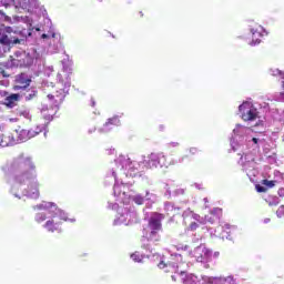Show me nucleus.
<instances>
[{"label": "nucleus", "mask_w": 284, "mask_h": 284, "mask_svg": "<svg viewBox=\"0 0 284 284\" xmlns=\"http://www.w3.org/2000/svg\"><path fill=\"white\" fill-rule=\"evenodd\" d=\"M10 172L13 174L14 181L19 183V185H23L27 181L37 179V165H34L32 158L23 155L16 158L10 165Z\"/></svg>", "instance_id": "f257e3e1"}, {"label": "nucleus", "mask_w": 284, "mask_h": 284, "mask_svg": "<svg viewBox=\"0 0 284 284\" xmlns=\"http://www.w3.org/2000/svg\"><path fill=\"white\" fill-rule=\"evenodd\" d=\"M70 85H72V82L70 81V77L67 75L65 80H60V82L57 84L58 90L51 94H48V99L53 101L54 105L63 103V100L65 99V92L70 90Z\"/></svg>", "instance_id": "f03ea898"}, {"label": "nucleus", "mask_w": 284, "mask_h": 284, "mask_svg": "<svg viewBox=\"0 0 284 284\" xmlns=\"http://www.w3.org/2000/svg\"><path fill=\"white\" fill-rule=\"evenodd\" d=\"M34 63V58L26 51H18L11 55V65L13 68H30Z\"/></svg>", "instance_id": "7ed1b4c3"}, {"label": "nucleus", "mask_w": 284, "mask_h": 284, "mask_svg": "<svg viewBox=\"0 0 284 284\" xmlns=\"http://www.w3.org/2000/svg\"><path fill=\"white\" fill-rule=\"evenodd\" d=\"M12 32H14V34H17V31H14V29H12V27H6V24L0 26V43H1V45L21 44L23 39H19V38L12 39V38L8 37V34H12Z\"/></svg>", "instance_id": "20e7f679"}, {"label": "nucleus", "mask_w": 284, "mask_h": 284, "mask_svg": "<svg viewBox=\"0 0 284 284\" xmlns=\"http://www.w3.org/2000/svg\"><path fill=\"white\" fill-rule=\"evenodd\" d=\"M145 168L148 170H152V168H168V163H165V155L163 153H151L143 161Z\"/></svg>", "instance_id": "39448f33"}, {"label": "nucleus", "mask_w": 284, "mask_h": 284, "mask_svg": "<svg viewBox=\"0 0 284 284\" xmlns=\"http://www.w3.org/2000/svg\"><path fill=\"white\" fill-rule=\"evenodd\" d=\"M239 111L242 114L244 121H256L258 119V111L250 104V102H244L239 106Z\"/></svg>", "instance_id": "423d86ee"}, {"label": "nucleus", "mask_w": 284, "mask_h": 284, "mask_svg": "<svg viewBox=\"0 0 284 284\" xmlns=\"http://www.w3.org/2000/svg\"><path fill=\"white\" fill-rule=\"evenodd\" d=\"M165 220V214L153 212L149 219L148 227L149 230H158L163 232V221Z\"/></svg>", "instance_id": "0eeeda50"}, {"label": "nucleus", "mask_w": 284, "mask_h": 284, "mask_svg": "<svg viewBox=\"0 0 284 284\" xmlns=\"http://www.w3.org/2000/svg\"><path fill=\"white\" fill-rule=\"evenodd\" d=\"M2 97H6L2 101V105L9 109L16 108L17 103L21 101V94L19 93L8 94V91H3Z\"/></svg>", "instance_id": "6e6552de"}, {"label": "nucleus", "mask_w": 284, "mask_h": 284, "mask_svg": "<svg viewBox=\"0 0 284 284\" xmlns=\"http://www.w3.org/2000/svg\"><path fill=\"white\" fill-rule=\"evenodd\" d=\"M55 219H57V215H54L53 219L48 220L44 223L43 227H44V230H47V232H52V233H54V232L61 233L62 232L61 222L57 221Z\"/></svg>", "instance_id": "1a4fd4ad"}, {"label": "nucleus", "mask_w": 284, "mask_h": 284, "mask_svg": "<svg viewBox=\"0 0 284 284\" xmlns=\"http://www.w3.org/2000/svg\"><path fill=\"white\" fill-rule=\"evenodd\" d=\"M32 80L30 79H24L23 75H20L16 79V82L18 84L13 85V90L17 92L19 90H28L30 88V83Z\"/></svg>", "instance_id": "9d476101"}, {"label": "nucleus", "mask_w": 284, "mask_h": 284, "mask_svg": "<svg viewBox=\"0 0 284 284\" xmlns=\"http://www.w3.org/2000/svg\"><path fill=\"white\" fill-rule=\"evenodd\" d=\"M57 112L53 109L42 108L41 116L45 123H50L54 120Z\"/></svg>", "instance_id": "9b49d317"}, {"label": "nucleus", "mask_w": 284, "mask_h": 284, "mask_svg": "<svg viewBox=\"0 0 284 284\" xmlns=\"http://www.w3.org/2000/svg\"><path fill=\"white\" fill-rule=\"evenodd\" d=\"M252 41L250 42L251 45H258L261 41H263V31L262 29H252Z\"/></svg>", "instance_id": "f8f14e48"}, {"label": "nucleus", "mask_w": 284, "mask_h": 284, "mask_svg": "<svg viewBox=\"0 0 284 284\" xmlns=\"http://www.w3.org/2000/svg\"><path fill=\"white\" fill-rule=\"evenodd\" d=\"M161 231L150 229V232H145L144 236L148 241H153L154 243H159L161 241V235L159 234Z\"/></svg>", "instance_id": "ddd939ff"}, {"label": "nucleus", "mask_w": 284, "mask_h": 284, "mask_svg": "<svg viewBox=\"0 0 284 284\" xmlns=\"http://www.w3.org/2000/svg\"><path fill=\"white\" fill-rule=\"evenodd\" d=\"M36 135H37V133H34V131L28 130V129H23L20 132V136H21L22 141H28V139H32V136H36Z\"/></svg>", "instance_id": "4468645a"}, {"label": "nucleus", "mask_w": 284, "mask_h": 284, "mask_svg": "<svg viewBox=\"0 0 284 284\" xmlns=\"http://www.w3.org/2000/svg\"><path fill=\"white\" fill-rule=\"evenodd\" d=\"M184 284H201V280L194 274L186 275L183 281Z\"/></svg>", "instance_id": "2eb2a0df"}, {"label": "nucleus", "mask_w": 284, "mask_h": 284, "mask_svg": "<svg viewBox=\"0 0 284 284\" xmlns=\"http://www.w3.org/2000/svg\"><path fill=\"white\" fill-rule=\"evenodd\" d=\"M199 152H200L199 149L190 148L186 151V154L182 158V161H185V159H194V156H197Z\"/></svg>", "instance_id": "dca6fc26"}, {"label": "nucleus", "mask_w": 284, "mask_h": 284, "mask_svg": "<svg viewBox=\"0 0 284 284\" xmlns=\"http://www.w3.org/2000/svg\"><path fill=\"white\" fill-rule=\"evenodd\" d=\"M28 196L30 199H39V187L38 186L29 187L28 189Z\"/></svg>", "instance_id": "f3484780"}, {"label": "nucleus", "mask_w": 284, "mask_h": 284, "mask_svg": "<svg viewBox=\"0 0 284 284\" xmlns=\"http://www.w3.org/2000/svg\"><path fill=\"white\" fill-rule=\"evenodd\" d=\"M106 128L110 125H121V120H119V116H113L108 119V121L104 124Z\"/></svg>", "instance_id": "a211bd4d"}, {"label": "nucleus", "mask_w": 284, "mask_h": 284, "mask_svg": "<svg viewBox=\"0 0 284 284\" xmlns=\"http://www.w3.org/2000/svg\"><path fill=\"white\" fill-rule=\"evenodd\" d=\"M210 214L221 220V217L223 216V209L215 207L210 212Z\"/></svg>", "instance_id": "6ab92c4d"}, {"label": "nucleus", "mask_w": 284, "mask_h": 284, "mask_svg": "<svg viewBox=\"0 0 284 284\" xmlns=\"http://www.w3.org/2000/svg\"><path fill=\"white\" fill-rule=\"evenodd\" d=\"M262 185H265V187L272 189L276 185V181L274 180H262Z\"/></svg>", "instance_id": "aec40b11"}, {"label": "nucleus", "mask_w": 284, "mask_h": 284, "mask_svg": "<svg viewBox=\"0 0 284 284\" xmlns=\"http://www.w3.org/2000/svg\"><path fill=\"white\" fill-rule=\"evenodd\" d=\"M242 161H244V163H254V155L252 154H244L242 155Z\"/></svg>", "instance_id": "412c9836"}, {"label": "nucleus", "mask_w": 284, "mask_h": 284, "mask_svg": "<svg viewBox=\"0 0 284 284\" xmlns=\"http://www.w3.org/2000/svg\"><path fill=\"white\" fill-rule=\"evenodd\" d=\"M205 221L207 223H216V221H219V219L216 216H214L212 213H209L207 215H205Z\"/></svg>", "instance_id": "4be33fe9"}, {"label": "nucleus", "mask_w": 284, "mask_h": 284, "mask_svg": "<svg viewBox=\"0 0 284 284\" xmlns=\"http://www.w3.org/2000/svg\"><path fill=\"white\" fill-rule=\"evenodd\" d=\"M45 219H47L45 213H38L36 215L37 223H43V221H45Z\"/></svg>", "instance_id": "5701e85b"}, {"label": "nucleus", "mask_w": 284, "mask_h": 284, "mask_svg": "<svg viewBox=\"0 0 284 284\" xmlns=\"http://www.w3.org/2000/svg\"><path fill=\"white\" fill-rule=\"evenodd\" d=\"M158 267L160 270H165V267H174V265H172V263H165L163 261H161L159 264H158Z\"/></svg>", "instance_id": "b1692460"}, {"label": "nucleus", "mask_w": 284, "mask_h": 284, "mask_svg": "<svg viewBox=\"0 0 284 284\" xmlns=\"http://www.w3.org/2000/svg\"><path fill=\"white\" fill-rule=\"evenodd\" d=\"M131 258H132L135 263H141V261H142V257H141V255H140L139 253H133V254L131 255Z\"/></svg>", "instance_id": "393cba45"}, {"label": "nucleus", "mask_w": 284, "mask_h": 284, "mask_svg": "<svg viewBox=\"0 0 284 284\" xmlns=\"http://www.w3.org/2000/svg\"><path fill=\"white\" fill-rule=\"evenodd\" d=\"M134 203H136V205H143V196L141 195H136L134 199H133Z\"/></svg>", "instance_id": "a878e982"}, {"label": "nucleus", "mask_w": 284, "mask_h": 284, "mask_svg": "<svg viewBox=\"0 0 284 284\" xmlns=\"http://www.w3.org/2000/svg\"><path fill=\"white\" fill-rule=\"evenodd\" d=\"M255 190H256V192H260V193H265V192H267V187L261 186V184H256V185H255Z\"/></svg>", "instance_id": "bb28decb"}, {"label": "nucleus", "mask_w": 284, "mask_h": 284, "mask_svg": "<svg viewBox=\"0 0 284 284\" xmlns=\"http://www.w3.org/2000/svg\"><path fill=\"white\" fill-rule=\"evenodd\" d=\"M189 230H191V232H194V231L199 230V223L192 222V223L189 225Z\"/></svg>", "instance_id": "cd10ccee"}, {"label": "nucleus", "mask_w": 284, "mask_h": 284, "mask_svg": "<svg viewBox=\"0 0 284 284\" xmlns=\"http://www.w3.org/2000/svg\"><path fill=\"white\" fill-rule=\"evenodd\" d=\"M33 97H37V91H32V93H29L27 97H26V100L27 101H32V98Z\"/></svg>", "instance_id": "c85d7f7f"}, {"label": "nucleus", "mask_w": 284, "mask_h": 284, "mask_svg": "<svg viewBox=\"0 0 284 284\" xmlns=\"http://www.w3.org/2000/svg\"><path fill=\"white\" fill-rule=\"evenodd\" d=\"M0 17H3L4 21H12V18L6 16V13H3V11H0Z\"/></svg>", "instance_id": "c756f323"}, {"label": "nucleus", "mask_w": 284, "mask_h": 284, "mask_svg": "<svg viewBox=\"0 0 284 284\" xmlns=\"http://www.w3.org/2000/svg\"><path fill=\"white\" fill-rule=\"evenodd\" d=\"M3 139H6L3 135H0V145L1 148H6V145H8V143H4Z\"/></svg>", "instance_id": "7c9ffc66"}, {"label": "nucleus", "mask_w": 284, "mask_h": 284, "mask_svg": "<svg viewBox=\"0 0 284 284\" xmlns=\"http://www.w3.org/2000/svg\"><path fill=\"white\" fill-rule=\"evenodd\" d=\"M164 129H165V126H163V125L159 126L160 132H163Z\"/></svg>", "instance_id": "2f4dec72"}, {"label": "nucleus", "mask_w": 284, "mask_h": 284, "mask_svg": "<svg viewBox=\"0 0 284 284\" xmlns=\"http://www.w3.org/2000/svg\"><path fill=\"white\" fill-rule=\"evenodd\" d=\"M252 141H253V143H255V144L258 143V139H256V138H253Z\"/></svg>", "instance_id": "473e14b6"}, {"label": "nucleus", "mask_w": 284, "mask_h": 284, "mask_svg": "<svg viewBox=\"0 0 284 284\" xmlns=\"http://www.w3.org/2000/svg\"><path fill=\"white\" fill-rule=\"evenodd\" d=\"M42 39H48V34L43 33L42 36Z\"/></svg>", "instance_id": "72a5a7b5"}, {"label": "nucleus", "mask_w": 284, "mask_h": 284, "mask_svg": "<svg viewBox=\"0 0 284 284\" xmlns=\"http://www.w3.org/2000/svg\"><path fill=\"white\" fill-rule=\"evenodd\" d=\"M171 278H172V281H176V277L173 275V276H171Z\"/></svg>", "instance_id": "f704fd0d"}]
</instances>
